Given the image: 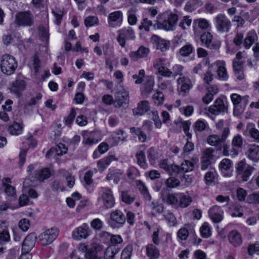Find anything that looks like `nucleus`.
Returning a JSON list of instances; mask_svg holds the SVG:
<instances>
[{
	"mask_svg": "<svg viewBox=\"0 0 259 259\" xmlns=\"http://www.w3.org/2000/svg\"><path fill=\"white\" fill-rule=\"evenodd\" d=\"M243 139L240 135L235 136L231 141V147L225 144L222 147V153L225 156L235 157L237 156L239 151L242 149Z\"/></svg>",
	"mask_w": 259,
	"mask_h": 259,
	"instance_id": "nucleus-1",
	"label": "nucleus"
},
{
	"mask_svg": "<svg viewBox=\"0 0 259 259\" xmlns=\"http://www.w3.org/2000/svg\"><path fill=\"white\" fill-rule=\"evenodd\" d=\"M18 66L15 58L9 54L3 55L1 58V71L7 75L13 74Z\"/></svg>",
	"mask_w": 259,
	"mask_h": 259,
	"instance_id": "nucleus-2",
	"label": "nucleus"
},
{
	"mask_svg": "<svg viewBox=\"0 0 259 259\" xmlns=\"http://www.w3.org/2000/svg\"><path fill=\"white\" fill-rule=\"evenodd\" d=\"M34 22V17L30 11L20 12L15 15L14 24L18 27H30Z\"/></svg>",
	"mask_w": 259,
	"mask_h": 259,
	"instance_id": "nucleus-3",
	"label": "nucleus"
},
{
	"mask_svg": "<svg viewBox=\"0 0 259 259\" xmlns=\"http://www.w3.org/2000/svg\"><path fill=\"white\" fill-rule=\"evenodd\" d=\"M153 68L156 74L163 76L170 77L172 75V72L168 67L169 63L166 62V59L164 58H157L153 62Z\"/></svg>",
	"mask_w": 259,
	"mask_h": 259,
	"instance_id": "nucleus-4",
	"label": "nucleus"
},
{
	"mask_svg": "<svg viewBox=\"0 0 259 259\" xmlns=\"http://www.w3.org/2000/svg\"><path fill=\"white\" fill-rule=\"evenodd\" d=\"M227 102L221 99H217L214 104L211 105L207 109H206V114L212 119H214V116L220 114L222 112H225L227 110Z\"/></svg>",
	"mask_w": 259,
	"mask_h": 259,
	"instance_id": "nucleus-5",
	"label": "nucleus"
},
{
	"mask_svg": "<svg viewBox=\"0 0 259 259\" xmlns=\"http://www.w3.org/2000/svg\"><path fill=\"white\" fill-rule=\"evenodd\" d=\"M215 27L220 33L228 32L231 28V21L223 14H219L214 18Z\"/></svg>",
	"mask_w": 259,
	"mask_h": 259,
	"instance_id": "nucleus-6",
	"label": "nucleus"
},
{
	"mask_svg": "<svg viewBox=\"0 0 259 259\" xmlns=\"http://www.w3.org/2000/svg\"><path fill=\"white\" fill-rule=\"evenodd\" d=\"M248 96L241 97L237 94H233L231 96V99L234 105V112L240 114L242 112L246 105L248 103Z\"/></svg>",
	"mask_w": 259,
	"mask_h": 259,
	"instance_id": "nucleus-7",
	"label": "nucleus"
},
{
	"mask_svg": "<svg viewBox=\"0 0 259 259\" xmlns=\"http://www.w3.org/2000/svg\"><path fill=\"white\" fill-rule=\"evenodd\" d=\"M117 40L122 48L125 46L126 40H134L136 38L134 30L131 27L123 28L118 31Z\"/></svg>",
	"mask_w": 259,
	"mask_h": 259,
	"instance_id": "nucleus-8",
	"label": "nucleus"
},
{
	"mask_svg": "<svg viewBox=\"0 0 259 259\" xmlns=\"http://www.w3.org/2000/svg\"><path fill=\"white\" fill-rule=\"evenodd\" d=\"M58 235V229L56 228H53L40 234L38 237V241L41 245L47 246L51 244L56 238Z\"/></svg>",
	"mask_w": 259,
	"mask_h": 259,
	"instance_id": "nucleus-9",
	"label": "nucleus"
},
{
	"mask_svg": "<svg viewBox=\"0 0 259 259\" xmlns=\"http://www.w3.org/2000/svg\"><path fill=\"white\" fill-rule=\"evenodd\" d=\"M236 168L237 173L241 175L242 181L244 182L249 179L254 169L253 167L246 162L245 160L239 161L237 163Z\"/></svg>",
	"mask_w": 259,
	"mask_h": 259,
	"instance_id": "nucleus-10",
	"label": "nucleus"
},
{
	"mask_svg": "<svg viewBox=\"0 0 259 259\" xmlns=\"http://www.w3.org/2000/svg\"><path fill=\"white\" fill-rule=\"evenodd\" d=\"M98 202L105 208H112L115 204V199L111 190L104 189L101 197L98 199Z\"/></svg>",
	"mask_w": 259,
	"mask_h": 259,
	"instance_id": "nucleus-11",
	"label": "nucleus"
},
{
	"mask_svg": "<svg viewBox=\"0 0 259 259\" xmlns=\"http://www.w3.org/2000/svg\"><path fill=\"white\" fill-rule=\"evenodd\" d=\"M90 234L91 230L88 225L84 223L72 231V237L74 239L80 240L87 238Z\"/></svg>",
	"mask_w": 259,
	"mask_h": 259,
	"instance_id": "nucleus-12",
	"label": "nucleus"
},
{
	"mask_svg": "<svg viewBox=\"0 0 259 259\" xmlns=\"http://www.w3.org/2000/svg\"><path fill=\"white\" fill-rule=\"evenodd\" d=\"M123 21V13L121 11H116L109 14L108 16V25L111 28L121 26Z\"/></svg>",
	"mask_w": 259,
	"mask_h": 259,
	"instance_id": "nucleus-13",
	"label": "nucleus"
},
{
	"mask_svg": "<svg viewBox=\"0 0 259 259\" xmlns=\"http://www.w3.org/2000/svg\"><path fill=\"white\" fill-rule=\"evenodd\" d=\"M26 86V81L22 79H17L10 83L9 90L11 93L20 97L22 93L25 90Z\"/></svg>",
	"mask_w": 259,
	"mask_h": 259,
	"instance_id": "nucleus-14",
	"label": "nucleus"
},
{
	"mask_svg": "<svg viewBox=\"0 0 259 259\" xmlns=\"http://www.w3.org/2000/svg\"><path fill=\"white\" fill-rule=\"evenodd\" d=\"M125 217L123 212L119 210H115L110 214V225L113 227H119L124 224Z\"/></svg>",
	"mask_w": 259,
	"mask_h": 259,
	"instance_id": "nucleus-15",
	"label": "nucleus"
},
{
	"mask_svg": "<svg viewBox=\"0 0 259 259\" xmlns=\"http://www.w3.org/2000/svg\"><path fill=\"white\" fill-rule=\"evenodd\" d=\"M179 194V192L171 193L167 192H162L161 198L164 203L177 209Z\"/></svg>",
	"mask_w": 259,
	"mask_h": 259,
	"instance_id": "nucleus-16",
	"label": "nucleus"
},
{
	"mask_svg": "<svg viewBox=\"0 0 259 259\" xmlns=\"http://www.w3.org/2000/svg\"><path fill=\"white\" fill-rule=\"evenodd\" d=\"M36 238L37 237L35 233H30L28 235L23 242L22 251L25 253H28L34 247Z\"/></svg>",
	"mask_w": 259,
	"mask_h": 259,
	"instance_id": "nucleus-17",
	"label": "nucleus"
},
{
	"mask_svg": "<svg viewBox=\"0 0 259 259\" xmlns=\"http://www.w3.org/2000/svg\"><path fill=\"white\" fill-rule=\"evenodd\" d=\"M219 168L224 177H229L232 175L233 162L230 159H223L219 164Z\"/></svg>",
	"mask_w": 259,
	"mask_h": 259,
	"instance_id": "nucleus-18",
	"label": "nucleus"
},
{
	"mask_svg": "<svg viewBox=\"0 0 259 259\" xmlns=\"http://www.w3.org/2000/svg\"><path fill=\"white\" fill-rule=\"evenodd\" d=\"M223 213L221 207L217 205L213 206L208 210L209 217L215 223H220L223 220Z\"/></svg>",
	"mask_w": 259,
	"mask_h": 259,
	"instance_id": "nucleus-19",
	"label": "nucleus"
},
{
	"mask_svg": "<svg viewBox=\"0 0 259 259\" xmlns=\"http://www.w3.org/2000/svg\"><path fill=\"white\" fill-rule=\"evenodd\" d=\"M149 52V48L144 46H141L137 51L131 52L129 53V57L132 60L135 61L147 57Z\"/></svg>",
	"mask_w": 259,
	"mask_h": 259,
	"instance_id": "nucleus-20",
	"label": "nucleus"
},
{
	"mask_svg": "<svg viewBox=\"0 0 259 259\" xmlns=\"http://www.w3.org/2000/svg\"><path fill=\"white\" fill-rule=\"evenodd\" d=\"M178 19V16L177 15L171 14L168 15L160 25L161 28L165 30H172Z\"/></svg>",
	"mask_w": 259,
	"mask_h": 259,
	"instance_id": "nucleus-21",
	"label": "nucleus"
},
{
	"mask_svg": "<svg viewBox=\"0 0 259 259\" xmlns=\"http://www.w3.org/2000/svg\"><path fill=\"white\" fill-rule=\"evenodd\" d=\"M194 233V226L192 224H187L178 231L177 236L180 239L186 240L189 234H193Z\"/></svg>",
	"mask_w": 259,
	"mask_h": 259,
	"instance_id": "nucleus-22",
	"label": "nucleus"
},
{
	"mask_svg": "<svg viewBox=\"0 0 259 259\" xmlns=\"http://www.w3.org/2000/svg\"><path fill=\"white\" fill-rule=\"evenodd\" d=\"M191 196L185 193L179 192L177 209L188 207L192 202Z\"/></svg>",
	"mask_w": 259,
	"mask_h": 259,
	"instance_id": "nucleus-23",
	"label": "nucleus"
},
{
	"mask_svg": "<svg viewBox=\"0 0 259 259\" xmlns=\"http://www.w3.org/2000/svg\"><path fill=\"white\" fill-rule=\"evenodd\" d=\"M159 167L170 175L176 174L179 171L178 165L174 164L168 159L162 160L159 163Z\"/></svg>",
	"mask_w": 259,
	"mask_h": 259,
	"instance_id": "nucleus-24",
	"label": "nucleus"
},
{
	"mask_svg": "<svg viewBox=\"0 0 259 259\" xmlns=\"http://www.w3.org/2000/svg\"><path fill=\"white\" fill-rule=\"evenodd\" d=\"M230 243L235 247L240 246L242 243V239L241 234L237 230L231 231L228 235Z\"/></svg>",
	"mask_w": 259,
	"mask_h": 259,
	"instance_id": "nucleus-25",
	"label": "nucleus"
},
{
	"mask_svg": "<svg viewBox=\"0 0 259 259\" xmlns=\"http://www.w3.org/2000/svg\"><path fill=\"white\" fill-rule=\"evenodd\" d=\"M178 89L183 93H186L189 91L192 87L191 80L185 76L179 77L177 80Z\"/></svg>",
	"mask_w": 259,
	"mask_h": 259,
	"instance_id": "nucleus-26",
	"label": "nucleus"
},
{
	"mask_svg": "<svg viewBox=\"0 0 259 259\" xmlns=\"http://www.w3.org/2000/svg\"><path fill=\"white\" fill-rule=\"evenodd\" d=\"M243 135L245 136L250 135L253 142L259 143V131L255 128L254 124H248L246 126V130L243 132Z\"/></svg>",
	"mask_w": 259,
	"mask_h": 259,
	"instance_id": "nucleus-27",
	"label": "nucleus"
},
{
	"mask_svg": "<svg viewBox=\"0 0 259 259\" xmlns=\"http://www.w3.org/2000/svg\"><path fill=\"white\" fill-rule=\"evenodd\" d=\"M128 92L124 89H122L116 93L115 101L118 106L120 107L128 104Z\"/></svg>",
	"mask_w": 259,
	"mask_h": 259,
	"instance_id": "nucleus-28",
	"label": "nucleus"
},
{
	"mask_svg": "<svg viewBox=\"0 0 259 259\" xmlns=\"http://www.w3.org/2000/svg\"><path fill=\"white\" fill-rule=\"evenodd\" d=\"M101 140L100 133L98 132H92L84 135V143L90 146L97 144Z\"/></svg>",
	"mask_w": 259,
	"mask_h": 259,
	"instance_id": "nucleus-29",
	"label": "nucleus"
},
{
	"mask_svg": "<svg viewBox=\"0 0 259 259\" xmlns=\"http://www.w3.org/2000/svg\"><path fill=\"white\" fill-rule=\"evenodd\" d=\"M149 103L147 101H143L139 102L137 108L133 110L134 115L141 116L149 110Z\"/></svg>",
	"mask_w": 259,
	"mask_h": 259,
	"instance_id": "nucleus-30",
	"label": "nucleus"
},
{
	"mask_svg": "<svg viewBox=\"0 0 259 259\" xmlns=\"http://www.w3.org/2000/svg\"><path fill=\"white\" fill-rule=\"evenodd\" d=\"M151 126V124H149L148 122H146L142 128L133 127L130 128V132L132 134H135L138 137L139 140L142 142H145L146 141L147 136L146 134L143 131V128H145L146 126Z\"/></svg>",
	"mask_w": 259,
	"mask_h": 259,
	"instance_id": "nucleus-31",
	"label": "nucleus"
},
{
	"mask_svg": "<svg viewBox=\"0 0 259 259\" xmlns=\"http://www.w3.org/2000/svg\"><path fill=\"white\" fill-rule=\"evenodd\" d=\"M123 172L118 169H109L106 176L107 180H113L115 184H118L121 178Z\"/></svg>",
	"mask_w": 259,
	"mask_h": 259,
	"instance_id": "nucleus-32",
	"label": "nucleus"
},
{
	"mask_svg": "<svg viewBox=\"0 0 259 259\" xmlns=\"http://www.w3.org/2000/svg\"><path fill=\"white\" fill-rule=\"evenodd\" d=\"M216 65L218 66L217 73L219 78L223 80H227L228 75L225 67V62L223 61H218L216 62Z\"/></svg>",
	"mask_w": 259,
	"mask_h": 259,
	"instance_id": "nucleus-33",
	"label": "nucleus"
},
{
	"mask_svg": "<svg viewBox=\"0 0 259 259\" xmlns=\"http://www.w3.org/2000/svg\"><path fill=\"white\" fill-rule=\"evenodd\" d=\"M247 157L249 159L257 162L259 160V146L251 145L248 150Z\"/></svg>",
	"mask_w": 259,
	"mask_h": 259,
	"instance_id": "nucleus-34",
	"label": "nucleus"
},
{
	"mask_svg": "<svg viewBox=\"0 0 259 259\" xmlns=\"http://www.w3.org/2000/svg\"><path fill=\"white\" fill-rule=\"evenodd\" d=\"M11 182V180L9 178L5 179L3 182V185L5 189V192L8 196L13 198L14 199L16 198V191L15 188L8 184Z\"/></svg>",
	"mask_w": 259,
	"mask_h": 259,
	"instance_id": "nucleus-35",
	"label": "nucleus"
},
{
	"mask_svg": "<svg viewBox=\"0 0 259 259\" xmlns=\"http://www.w3.org/2000/svg\"><path fill=\"white\" fill-rule=\"evenodd\" d=\"M212 35L209 32L202 33L200 36V40L202 43L204 44L205 46L210 49L215 48V46L212 41Z\"/></svg>",
	"mask_w": 259,
	"mask_h": 259,
	"instance_id": "nucleus-36",
	"label": "nucleus"
},
{
	"mask_svg": "<svg viewBox=\"0 0 259 259\" xmlns=\"http://www.w3.org/2000/svg\"><path fill=\"white\" fill-rule=\"evenodd\" d=\"M146 254L150 259H157L160 255L158 248L152 244H149L146 246Z\"/></svg>",
	"mask_w": 259,
	"mask_h": 259,
	"instance_id": "nucleus-37",
	"label": "nucleus"
},
{
	"mask_svg": "<svg viewBox=\"0 0 259 259\" xmlns=\"http://www.w3.org/2000/svg\"><path fill=\"white\" fill-rule=\"evenodd\" d=\"M113 159V156H109L105 157L99 160L97 162L98 170L101 172L103 171L110 164Z\"/></svg>",
	"mask_w": 259,
	"mask_h": 259,
	"instance_id": "nucleus-38",
	"label": "nucleus"
},
{
	"mask_svg": "<svg viewBox=\"0 0 259 259\" xmlns=\"http://www.w3.org/2000/svg\"><path fill=\"white\" fill-rule=\"evenodd\" d=\"M136 184L138 189L140 190L144 198L146 200L150 201L151 200V196L145 184L140 180L137 181Z\"/></svg>",
	"mask_w": 259,
	"mask_h": 259,
	"instance_id": "nucleus-39",
	"label": "nucleus"
},
{
	"mask_svg": "<svg viewBox=\"0 0 259 259\" xmlns=\"http://www.w3.org/2000/svg\"><path fill=\"white\" fill-rule=\"evenodd\" d=\"M257 35L254 30L248 32L244 39V46L246 49H249L257 39Z\"/></svg>",
	"mask_w": 259,
	"mask_h": 259,
	"instance_id": "nucleus-40",
	"label": "nucleus"
},
{
	"mask_svg": "<svg viewBox=\"0 0 259 259\" xmlns=\"http://www.w3.org/2000/svg\"><path fill=\"white\" fill-rule=\"evenodd\" d=\"M112 139L113 140V145H117L119 142H123L126 139L125 133L123 130H119L113 133Z\"/></svg>",
	"mask_w": 259,
	"mask_h": 259,
	"instance_id": "nucleus-41",
	"label": "nucleus"
},
{
	"mask_svg": "<svg viewBox=\"0 0 259 259\" xmlns=\"http://www.w3.org/2000/svg\"><path fill=\"white\" fill-rule=\"evenodd\" d=\"M152 41L155 42L157 45V48L162 51L166 50L168 48V43L162 38L159 36L154 35L151 37Z\"/></svg>",
	"mask_w": 259,
	"mask_h": 259,
	"instance_id": "nucleus-42",
	"label": "nucleus"
},
{
	"mask_svg": "<svg viewBox=\"0 0 259 259\" xmlns=\"http://www.w3.org/2000/svg\"><path fill=\"white\" fill-rule=\"evenodd\" d=\"M143 147L141 148L138 151L136 154V157L137 159L138 163L144 169L147 167V164L146 161V157L144 149H142Z\"/></svg>",
	"mask_w": 259,
	"mask_h": 259,
	"instance_id": "nucleus-43",
	"label": "nucleus"
},
{
	"mask_svg": "<svg viewBox=\"0 0 259 259\" xmlns=\"http://www.w3.org/2000/svg\"><path fill=\"white\" fill-rule=\"evenodd\" d=\"M151 210V213L153 215L157 216L160 214L163 210V206L162 204H159L156 201H153L149 205Z\"/></svg>",
	"mask_w": 259,
	"mask_h": 259,
	"instance_id": "nucleus-44",
	"label": "nucleus"
},
{
	"mask_svg": "<svg viewBox=\"0 0 259 259\" xmlns=\"http://www.w3.org/2000/svg\"><path fill=\"white\" fill-rule=\"evenodd\" d=\"M207 143L213 146L217 147L220 149L222 147L223 142L221 141L220 137L216 135H212L209 136L207 140Z\"/></svg>",
	"mask_w": 259,
	"mask_h": 259,
	"instance_id": "nucleus-45",
	"label": "nucleus"
},
{
	"mask_svg": "<svg viewBox=\"0 0 259 259\" xmlns=\"http://www.w3.org/2000/svg\"><path fill=\"white\" fill-rule=\"evenodd\" d=\"M193 167V163L188 160H185L184 162L182 163L181 167L178 166L179 171H178V173H176V174L191 171L192 170Z\"/></svg>",
	"mask_w": 259,
	"mask_h": 259,
	"instance_id": "nucleus-46",
	"label": "nucleus"
},
{
	"mask_svg": "<svg viewBox=\"0 0 259 259\" xmlns=\"http://www.w3.org/2000/svg\"><path fill=\"white\" fill-rule=\"evenodd\" d=\"M211 228L210 225L207 223L205 222L200 228V232L202 237L207 238L211 234Z\"/></svg>",
	"mask_w": 259,
	"mask_h": 259,
	"instance_id": "nucleus-47",
	"label": "nucleus"
},
{
	"mask_svg": "<svg viewBox=\"0 0 259 259\" xmlns=\"http://www.w3.org/2000/svg\"><path fill=\"white\" fill-rule=\"evenodd\" d=\"M137 12V9L135 8H131L127 12V21L131 25H135L137 24L138 21L136 15Z\"/></svg>",
	"mask_w": 259,
	"mask_h": 259,
	"instance_id": "nucleus-48",
	"label": "nucleus"
},
{
	"mask_svg": "<svg viewBox=\"0 0 259 259\" xmlns=\"http://www.w3.org/2000/svg\"><path fill=\"white\" fill-rule=\"evenodd\" d=\"M23 126L19 123L14 122L9 126V131L12 135H18L22 133Z\"/></svg>",
	"mask_w": 259,
	"mask_h": 259,
	"instance_id": "nucleus-49",
	"label": "nucleus"
},
{
	"mask_svg": "<svg viewBox=\"0 0 259 259\" xmlns=\"http://www.w3.org/2000/svg\"><path fill=\"white\" fill-rule=\"evenodd\" d=\"M158 88L160 90L165 91L168 93H171L174 91V87L172 85V83L171 81L169 80L161 82L158 84Z\"/></svg>",
	"mask_w": 259,
	"mask_h": 259,
	"instance_id": "nucleus-50",
	"label": "nucleus"
},
{
	"mask_svg": "<svg viewBox=\"0 0 259 259\" xmlns=\"http://www.w3.org/2000/svg\"><path fill=\"white\" fill-rule=\"evenodd\" d=\"M211 91L209 90L208 92L203 97V101L205 104H209L213 99V95L218 93V89L215 87H211Z\"/></svg>",
	"mask_w": 259,
	"mask_h": 259,
	"instance_id": "nucleus-51",
	"label": "nucleus"
},
{
	"mask_svg": "<svg viewBox=\"0 0 259 259\" xmlns=\"http://www.w3.org/2000/svg\"><path fill=\"white\" fill-rule=\"evenodd\" d=\"M163 216L169 226H174L177 224L176 218L171 212L168 211L164 212Z\"/></svg>",
	"mask_w": 259,
	"mask_h": 259,
	"instance_id": "nucleus-52",
	"label": "nucleus"
},
{
	"mask_svg": "<svg viewBox=\"0 0 259 259\" xmlns=\"http://www.w3.org/2000/svg\"><path fill=\"white\" fill-rule=\"evenodd\" d=\"M194 48L191 44H187L182 47L179 50V54L183 57L189 56L193 51Z\"/></svg>",
	"mask_w": 259,
	"mask_h": 259,
	"instance_id": "nucleus-53",
	"label": "nucleus"
},
{
	"mask_svg": "<svg viewBox=\"0 0 259 259\" xmlns=\"http://www.w3.org/2000/svg\"><path fill=\"white\" fill-rule=\"evenodd\" d=\"M196 23L198 24V27L202 29L210 30L211 26L208 20L204 18H200L195 20Z\"/></svg>",
	"mask_w": 259,
	"mask_h": 259,
	"instance_id": "nucleus-54",
	"label": "nucleus"
},
{
	"mask_svg": "<svg viewBox=\"0 0 259 259\" xmlns=\"http://www.w3.org/2000/svg\"><path fill=\"white\" fill-rule=\"evenodd\" d=\"M103 235L109 237L110 241L113 244H120L122 242V239L121 237L119 235H111L108 232H104L102 233Z\"/></svg>",
	"mask_w": 259,
	"mask_h": 259,
	"instance_id": "nucleus-55",
	"label": "nucleus"
},
{
	"mask_svg": "<svg viewBox=\"0 0 259 259\" xmlns=\"http://www.w3.org/2000/svg\"><path fill=\"white\" fill-rule=\"evenodd\" d=\"M153 99L155 105L160 106L164 102V96L162 92L157 91L153 95Z\"/></svg>",
	"mask_w": 259,
	"mask_h": 259,
	"instance_id": "nucleus-56",
	"label": "nucleus"
},
{
	"mask_svg": "<svg viewBox=\"0 0 259 259\" xmlns=\"http://www.w3.org/2000/svg\"><path fill=\"white\" fill-rule=\"evenodd\" d=\"M180 184L179 180L173 177H170L165 181V184L168 188H176L180 185Z\"/></svg>",
	"mask_w": 259,
	"mask_h": 259,
	"instance_id": "nucleus-57",
	"label": "nucleus"
},
{
	"mask_svg": "<svg viewBox=\"0 0 259 259\" xmlns=\"http://www.w3.org/2000/svg\"><path fill=\"white\" fill-rule=\"evenodd\" d=\"M116 253L117 251L115 247H108L105 251L104 259H114Z\"/></svg>",
	"mask_w": 259,
	"mask_h": 259,
	"instance_id": "nucleus-58",
	"label": "nucleus"
},
{
	"mask_svg": "<svg viewBox=\"0 0 259 259\" xmlns=\"http://www.w3.org/2000/svg\"><path fill=\"white\" fill-rule=\"evenodd\" d=\"M154 84V79L152 78H149L145 83L144 89L142 90V92H145L147 94H150L152 92Z\"/></svg>",
	"mask_w": 259,
	"mask_h": 259,
	"instance_id": "nucleus-59",
	"label": "nucleus"
},
{
	"mask_svg": "<svg viewBox=\"0 0 259 259\" xmlns=\"http://www.w3.org/2000/svg\"><path fill=\"white\" fill-rule=\"evenodd\" d=\"M51 175L50 170L47 168H45L42 170L39 171L36 175V178L40 181H43L45 179H48Z\"/></svg>",
	"mask_w": 259,
	"mask_h": 259,
	"instance_id": "nucleus-60",
	"label": "nucleus"
},
{
	"mask_svg": "<svg viewBox=\"0 0 259 259\" xmlns=\"http://www.w3.org/2000/svg\"><path fill=\"white\" fill-rule=\"evenodd\" d=\"M153 24L152 21L149 20L148 18H144L139 26V29L142 30L144 29L146 31L150 30V27Z\"/></svg>",
	"mask_w": 259,
	"mask_h": 259,
	"instance_id": "nucleus-61",
	"label": "nucleus"
},
{
	"mask_svg": "<svg viewBox=\"0 0 259 259\" xmlns=\"http://www.w3.org/2000/svg\"><path fill=\"white\" fill-rule=\"evenodd\" d=\"M85 257L86 259H101L99 257L96 249L93 248L89 249L87 251Z\"/></svg>",
	"mask_w": 259,
	"mask_h": 259,
	"instance_id": "nucleus-62",
	"label": "nucleus"
},
{
	"mask_svg": "<svg viewBox=\"0 0 259 259\" xmlns=\"http://www.w3.org/2000/svg\"><path fill=\"white\" fill-rule=\"evenodd\" d=\"M98 19L95 16H89L84 20V24L87 27H91L97 24Z\"/></svg>",
	"mask_w": 259,
	"mask_h": 259,
	"instance_id": "nucleus-63",
	"label": "nucleus"
},
{
	"mask_svg": "<svg viewBox=\"0 0 259 259\" xmlns=\"http://www.w3.org/2000/svg\"><path fill=\"white\" fill-rule=\"evenodd\" d=\"M248 252L249 255H253L256 253L259 254V243L256 242L254 244H250L248 248Z\"/></svg>",
	"mask_w": 259,
	"mask_h": 259,
	"instance_id": "nucleus-64",
	"label": "nucleus"
}]
</instances>
